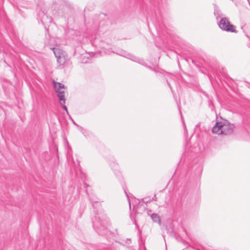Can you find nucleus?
I'll return each mask as SVG.
<instances>
[{"instance_id":"nucleus-2","label":"nucleus","mask_w":250,"mask_h":250,"mask_svg":"<svg viewBox=\"0 0 250 250\" xmlns=\"http://www.w3.org/2000/svg\"><path fill=\"white\" fill-rule=\"evenodd\" d=\"M53 50L58 65L60 66H63L68 61L66 53L60 48H53Z\"/></svg>"},{"instance_id":"nucleus-3","label":"nucleus","mask_w":250,"mask_h":250,"mask_svg":"<svg viewBox=\"0 0 250 250\" xmlns=\"http://www.w3.org/2000/svg\"><path fill=\"white\" fill-rule=\"evenodd\" d=\"M54 85L56 91L57 93V96L59 99L60 104H63L65 100L64 98V93L65 92V88L64 84L54 82Z\"/></svg>"},{"instance_id":"nucleus-1","label":"nucleus","mask_w":250,"mask_h":250,"mask_svg":"<svg viewBox=\"0 0 250 250\" xmlns=\"http://www.w3.org/2000/svg\"><path fill=\"white\" fill-rule=\"evenodd\" d=\"M234 127L233 124H230L227 121L224 120L216 122L212 127V131L213 133L219 135H229L233 132Z\"/></svg>"},{"instance_id":"nucleus-7","label":"nucleus","mask_w":250,"mask_h":250,"mask_svg":"<svg viewBox=\"0 0 250 250\" xmlns=\"http://www.w3.org/2000/svg\"><path fill=\"white\" fill-rule=\"evenodd\" d=\"M65 100L64 101V103L63 104H61L62 106V108L67 112V113H68V110H67V108L66 107V106L65 105Z\"/></svg>"},{"instance_id":"nucleus-4","label":"nucleus","mask_w":250,"mask_h":250,"mask_svg":"<svg viewBox=\"0 0 250 250\" xmlns=\"http://www.w3.org/2000/svg\"><path fill=\"white\" fill-rule=\"evenodd\" d=\"M219 26L221 29L223 30L229 31L231 32H235V27L232 24H231L228 19L226 18H222Z\"/></svg>"},{"instance_id":"nucleus-5","label":"nucleus","mask_w":250,"mask_h":250,"mask_svg":"<svg viewBox=\"0 0 250 250\" xmlns=\"http://www.w3.org/2000/svg\"><path fill=\"white\" fill-rule=\"evenodd\" d=\"M242 29L248 37L250 36V23H245L242 26Z\"/></svg>"},{"instance_id":"nucleus-6","label":"nucleus","mask_w":250,"mask_h":250,"mask_svg":"<svg viewBox=\"0 0 250 250\" xmlns=\"http://www.w3.org/2000/svg\"><path fill=\"white\" fill-rule=\"evenodd\" d=\"M151 217L154 222L156 223H160V218L158 214L153 213L151 215Z\"/></svg>"}]
</instances>
